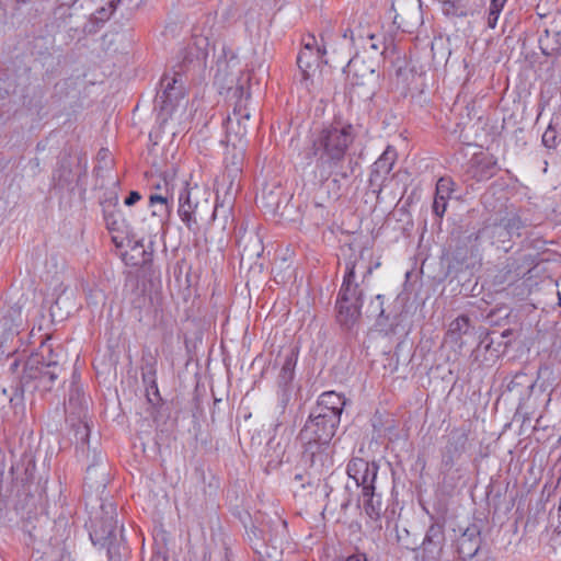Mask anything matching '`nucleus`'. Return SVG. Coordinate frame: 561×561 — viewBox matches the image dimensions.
I'll return each mask as SVG.
<instances>
[{
	"mask_svg": "<svg viewBox=\"0 0 561 561\" xmlns=\"http://www.w3.org/2000/svg\"><path fill=\"white\" fill-rule=\"evenodd\" d=\"M355 139V133L352 125H332L321 130L313 141V153L317 156L313 170L314 178L321 183V190L328 188L329 198L336 199L340 196V184L337 179L331 182L329 178L332 174L340 175L343 179L348 178V172L344 169L346 153Z\"/></svg>",
	"mask_w": 561,
	"mask_h": 561,
	"instance_id": "nucleus-1",
	"label": "nucleus"
},
{
	"mask_svg": "<svg viewBox=\"0 0 561 561\" xmlns=\"http://www.w3.org/2000/svg\"><path fill=\"white\" fill-rule=\"evenodd\" d=\"M250 78L243 72L240 60L230 48H222V55L218 57L216 64L215 83L220 89L231 93L232 98L239 100L245 99Z\"/></svg>",
	"mask_w": 561,
	"mask_h": 561,
	"instance_id": "nucleus-2",
	"label": "nucleus"
},
{
	"mask_svg": "<svg viewBox=\"0 0 561 561\" xmlns=\"http://www.w3.org/2000/svg\"><path fill=\"white\" fill-rule=\"evenodd\" d=\"M64 353L61 347L53 348L50 343L41 344L38 352L32 354L25 364V377L37 379L39 385L48 389L58 378L61 370Z\"/></svg>",
	"mask_w": 561,
	"mask_h": 561,
	"instance_id": "nucleus-3",
	"label": "nucleus"
},
{
	"mask_svg": "<svg viewBox=\"0 0 561 561\" xmlns=\"http://www.w3.org/2000/svg\"><path fill=\"white\" fill-rule=\"evenodd\" d=\"M339 424L340 420L335 414H322L312 411L300 432V438L302 442L320 443L329 446Z\"/></svg>",
	"mask_w": 561,
	"mask_h": 561,
	"instance_id": "nucleus-4",
	"label": "nucleus"
},
{
	"mask_svg": "<svg viewBox=\"0 0 561 561\" xmlns=\"http://www.w3.org/2000/svg\"><path fill=\"white\" fill-rule=\"evenodd\" d=\"M245 158L243 145H229L225 156V172L220 180H217V192L224 190L226 194H236L239 190V181L242 173Z\"/></svg>",
	"mask_w": 561,
	"mask_h": 561,
	"instance_id": "nucleus-5",
	"label": "nucleus"
},
{
	"mask_svg": "<svg viewBox=\"0 0 561 561\" xmlns=\"http://www.w3.org/2000/svg\"><path fill=\"white\" fill-rule=\"evenodd\" d=\"M250 94L245 99L240 98L236 100L232 114H229L226 123V142L227 146L238 144L243 145L242 140L248 131V122L250 119V110L248 101Z\"/></svg>",
	"mask_w": 561,
	"mask_h": 561,
	"instance_id": "nucleus-6",
	"label": "nucleus"
},
{
	"mask_svg": "<svg viewBox=\"0 0 561 561\" xmlns=\"http://www.w3.org/2000/svg\"><path fill=\"white\" fill-rule=\"evenodd\" d=\"M181 80L180 75L176 73L172 79L163 78L161 85L163 91L157 95L154 108L158 111V117L161 123H167L171 117L174 110L180 105L183 100L182 85L175 84Z\"/></svg>",
	"mask_w": 561,
	"mask_h": 561,
	"instance_id": "nucleus-7",
	"label": "nucleus"
},
{
	"mask_svg": "<svg viewBox=\"0 0 561 561\" xmlns=\"http://www.w3.org/2000/svg\"><path fill=\"white\" fill-rule=\"evenodd\" d=\"M304 443L305 450L302 453V461L309 467L311 473L314 476H321L322 473L328 472L333 466L329 446L312 442Z\"/></svg>",
	"mask_w": 561,
	"mask_h": 561,
	"instance_id": "nucleus-8",
	"label": "nucleus"
},
{
	"mask_svg": "<svg viewBox=\"0 0 561 561\" xmlns=\"http://www.w3.org/2000/svg\"><path fill=\"white\" fill-rule=\"evenodd\" d=\"M198 188L188 187L182 190L179 196V216L190 230L197 225L199 202L197 201Z\"/></svg>",
	"mask_w": 561,
	"mask_h": 561,
	"instance_id": "nucleus-9",
	"label": "nucleus"
},
{
	"mask_svg": "<svg viewBox=\"0 0 561 561\" xmlns=\"http://www.w3.org/2000/svg\"><path fill=\"white\" fill-rule=\"evenodd\" d=\"M325 53L324 48L316 46L314 37H310V41L305 43L297 57V64L305 80L309 79L311 73L320 66Z\"/></svg>",
	"mask_w": 561,
	"mask_h": 561,
	"instance_id": "nucleus-10",
	"label": "nucleus"
},
{
	"mask_svg": "<svg viewBox=\"0 0 561 561\" xmlns=\"http://www.w3.org/2000/svg\"><path fill=\"white\" fill-rule=\"evenodd\" d=\"M344 71L352 87L366 85L375 79V70L358 57L350 59Z\"/></svg>",
	"mask_w": 561,
	"mask_h": 561,
	"instance_id": "nucleus-11",
	"label": "nucleus"
},
{
	"mask_svg": "<svg viewBox=\"0 0 561 561\" xmlns=\"http://www.w3.org/2000/svg\"><path fill=\"white\" fill-rule=\"evenodd\" d=\"M355 267V262L348 261L346 263V275L339 293V301L362 304V290L354 283Z\"/></svg>",
	"mask_w": 561,
	"mask_h": 561,
	"instance_id": "nucleus-12",
	"label": "nucleus"
},
{
	"mask_svg": "<svg viewBox=\"0 0 561 561\" xmlns=\"http://www.w3.org/2000/svg\"><path fill=\"white\" fill-rule=\"evenodd\" d=\"M538 42L539 48L545 56L554 59L561 57V30L556 26L546 28Z\"/></svg>",
	"mask_w": 561,
	"mask_h": 561,
	"instance_id": "nucleus-13",
	"label": "nucleus"
},
{
	"mask_svg": "<svg viewBox=\"0 0 561 561\" xmlns=\"http://www.w3.org/2000/svg\"><path fill=\"white\" fill-rule=\"evenodd\" d=\"M345 400L341 394L334 391H327L319 397L317 407L313 411L322 414H335V416L341 420Z\"/></svg>",
	"mask_w": 561,
	"mask_h": 561,
	"instance_id": "nucleus-14",
	"label": "nucleus"
},
{
	"mask_svg": "<svg viewBox=\"0 0 561 561\" xmlns=\"http://www.w3.org/2000/svg\"><path fill=\"white\" fill-rule=\"evenodd\" d=\"M480 545L481 539L476 527L467 528L457 540L458 552L462 559L474 557Z\"/></svg>",
	"mask_w": 561,
	"mask_h": 561,
	"instance_id": "nucleus-15",
	"label": "nucleus"
},
{
	"mask_svg": "<svg viewBox=\"0 0 561 561\" xmlns=\"http://www.w3.org/2000/svg\"><path fill=\"white\" fill-rule=\"evenodd\" d=\"M285 198L283 188L275 185H265L256 196V203L270 213H276Z\"/></svg>",
	"mask_w": 561,
	"mask_h": 561,
	"instance_id": "nucleus-16",
	"label": "nucleus"
},
{
	"mask_svg": "<svg viewBox=\"0 0 561 561\" xmlns=\"http://www.w3.org/2000/svg\"><path fill=\"white\" fill-rule=\"evenodd\" d=\"M444 543L445 535L443 526L439 524L431 525L422 543L423 550L433 558H436L440 554Z\"/></svg>",
	"mask_w": 561,
	"mask_h": 561,
	"instance_id": "nucleus-17",
	"label": "nucleus"
},
{
	"mask_svg": "<svg viewBox=\"0 0 561 561\" xmlns=\"http://www.w3.org/2000/svg\"><path fill=\"white\" fill-rule=\"evenodd\" d=\"M121 252L122 260L126 265L145 266L152 261V248H123Z\"/></svg>",
	"mask_w": 561,
	"mask_h": 561,
	"instance_id": "nucleus-18",
	"label": "nucleus"
},
{
	"mask_svg": "<svg viewBox=\"0 0 561 561\" xmlns=\"http://www.w3.org/2000/svg\"><path fill=\"white\" fill-rule=\"evenodd\" d=\"M104 220L108 230L121 231L125 227V218L118 206V198L110 199L104 206Z\"/></svg>",
	"mask_w": 561,
	"mask_h": 561,
	"instance_id": "nucleus-19",
	"label": "nucleus"
},
{
	"mask_svg": "<svg viewBox=\"0 0 561 561\" xmlns=\"http://www.w3.org/2000/svg\"><path fill=\"white\" fill-rule=\"evenodd\" d=\"M496 171V161L492 156L474 157L472 162V175L478 181L492 178Z\"/></svg>",
	"mask_w": 561,
	"mask_h": 561,
	"instance_id": "nucleus-20",
	"label": "nucleus"
},
{
	"mask_svg": "<svg viewBox=\"0 0 561 561\" xmlns=\"http://www.w3.org/2000/svg\"><path fill=\"white\" fill-rule=\"evenodd\" d=\"M238 245H259L264 242V238L261 234V227L255 222H247L245 226H241L237 233Z\"/></svg>",
	"mask_w": 561,
	"mask_h": 561,
	"instance_id": "nucleus-21",
	"label": "nucleus"
},
{
	"mask_svg": "<svg viewBox=\"0 0 561 561\" xmlns=\"http://www.w3.org/2000/svg\"><path fill=\"white\" fill-rule=\"evenodd\" d=\"M336 304L339 322L346 328L353 327L359 318L362 304H352L339 300Z\"/></svg>",
	"mask_w": 561,
	"mask_h": 561,
	"instance_id": "nucleus-22",
	"label": "nucleus"
},
{
	"mask_svg": "<svg viewBox=\"0 0 561 561\" xmlns=\"http://www.w3.org/2000/svg\"><path fill=\"white\" fill-rule=\"evenodd\" d=\"M397 152L391 147H388L377 161L373 164L371 176L383 178L388 175L396 162Z\"/></svg>",
	"mask_w": 561,
	"mask_h": 561,
	"instance_id": "nucleus-23",
	"label": "nucleus"
},
{
	"mask_svg": "<svg viewBox=\"0 0 561 561\" xmlns=\"http://www.w3.org/2000/svg\"><path fill=\"white\" fill-rule=\"evenodd\" d=\"M561 142V114H554L549 126L542 135V144L549 148H556Z\"/></svg>",
	"mask_w": 561,
	"mask_h": 561,
	"instance_id": "nucleus-24",
	"label": "nucleus"
},
{
	"mask_svg": "<svg viewBox=\"0 0 561 561\" xmlns=\"http://www.w3.org/2000/svg\"><path fill=\"white\" fill-rule=\"evenodd\" d=\"M364 497V510L368 517L373 520L380 519L383 513V504L380 495L373 491V495H363Z\"/></svg>",
	"mask_w": 561,
	"mask_h": 561,
	"instance_id": "nucleus-25",
	"label": "nucleus"
},
{
	"mask_svg": "<svg viewBox=\"0 0 561 561\" xmlns=\"http://www.w3.org/2000/svg\"><path fill=\"white\" fill-rule=\"evenodd\" d=\"M470 328L469 318L467 316H459L450 322L447 335L451 341L457 343L462 335L469 333Z\"/></svg>",
	"mask_w": 561,
	"mask_h": 561,
	"instance_id": "nucleus-26",
	"label": "nucleus"
},
{
	"mask_svg": "<svg viewBox=\"0 0 561 561\" xmlns=\"http://www.w3.org/2000/svg\"><path fill=\"white\" fill-rule=\"evenodd\" d=\"M369 463L363 458H354L348 462L347 474L354 479L356 484H359V481H365V473L368 471Z\"/></svg>",
	"mask_w": 561,
	"mask_h": 561,
	"instance_id": "nucleus-27",
	"label": "nucleus"
},
{
	"mask_svg": "<svg viewBox=\"0 0 561 561\" xmlns=\"http://www.w3.org/2000/svg\"><path fill=\"white\" fill-rule=\"evenodd\" d=\"M379 466L373 461L369 463L368 471L365 473V481H359L358 485H362L363 495H373V491L376 490L375 482L377 479Z\"/></svg>",
	"mask_w": 561,
	"mask_h": 561,
	"instance_id": "nucleus-28",
	"label": "nucleus"
},
{
	"mask_svg": "<svg viewBox=\"0 0 561 561\" xmlns=\"http://www.w3.org/2000/svg\"><path fill=\"white\" fill-rule=\"evenodd\" d=\"M296 366V357L294 351H290L286 354L285 359L283 362L282 370L279 374V380L282 383H288L294 376V369Z\"/></svg>",
	"mask_w": 561,
	"mask_h": 561,
	"instance_id": "nucleus-29",
	"label": "nucleus"
},
{
	"mask_svg": "<svg viewBox=\"0 0 561 561\" xmlns=\"http://www.w3.org/2000/svg\"><path fill=\"white\" fill-rule=\"evenodd\" d=\"M506 3V0H491L486 23L490 28H494L496 26L499 16Z\"/></svg>",
	"mask_w": 561,
	"mask_h": 561,
	"instance_id": "nucleus-30",
	"label": "nucleus"
},
{
	"mask_svg": "<svg viewBox=\"0 0 561 561\" xmlns=\"http://www.w3.org/2000/svg\"><path fill=\"white\" fill-rule=\"evenodd\" d=\"M23 460H26V466H25L24 474L19 479H20L21 483L26 484V483H30L33 481L36 465H35L34 458L26 454L23 455Z\"/></svg>",
	"mask_w": 561,
	"mask_h": 561,
	"instance_id": "nucleus-31",
	"label": "nucleus"
},
{
	"mask_svg": "<svg viewBox=\"0 0 561 561\" xmlns=\"http://www.w3.org/2000/svg\"><path fill=\"white\" fill-rule=\"evenodd\" d=\"M450 193H451V190H450V181L447 180V179H444V178H440L438 181H437V184H436V193H435V196H442L444 198H449L450 196Z\"/></svg>",
	"mask_w": 561,
	"mask_h": 561,
	"instance_id": "nucleus-32",
	"label": "nucleus"
},
{
	"mask_svg": "<svg viewBox=\"0 0 561 561\" xmlns=\"http://www.w3.org/2000/svg\"><path fill=\"white\" fill-rule=\"evenodd\" d=\"M447 198H444L440 195L434 197L433 211L437 217H443L447 208Z\"/></svg>",
	"mask_w": 561,
	"mask_h": 561,
	"instance_id": "nucleus-33",
	"label": "nucleus"
},
{
	"mask_svg": "<svg viewBox=\"0 0 561 561\" xmlns=\"http://www.w3.org/2000/svg\"><path fill=\"white\" fill-rule=\"evenodd\" d=\"M527 381V375L524 373L516 374L512 380L507 385V389L510 391L515 390L519 386H524V383Z\"/></svg>",
	"mask_w": 561,
	"mask_h": 561,
	"instance_id": "nucleus-34",
	"label": "nucleus"
},
{
	"mask_svg": "<svg viewBox=\"0 0 561 561\" xmlns=\"http://www.w3.org/2000/svg\"><path fill=\"white\" fill-rule=\"evenodd\" d=\"M149 203L151 206L154 205L156 203H159L163 206L164 210L168 211V197L167 196L152 194L149 197Z\"/></svg>",
	"mask_w": 561,
	"mask_h": 561,
	"instance_id": "nucleus-35",
	"label": "nucleus"
},
{
	"mask_svg": "<svg viewBox=\"0 0 561 561\" xmlns=\"http://www.w3.org/2000/svg\"><path fill=\"white\" fill-rule=\"evenodd\" d=\"M141 199V195L137 191L129 192L128 196L124 199V204L128 207L134 206Z\"/></svg>",
	"mask_w": 561,
	"mask_h": 561,
	"instance_id": "nucleus-36",
	"label": "nucleus"
},
{
	"mask_svg": "<svg viewBox=\"0 0 561 561\" xmlns=\"http://www.w3.org/2000/svg\"><path fill=\"white\" fill-rule=\"evenodd\" d=\"M113 10H114V8L112 4H110L108 9L102 8L101 10L98 11L100 16H96V19H100L102 21L108 19V16L112 14Z\"/></svg>",
	"mask_w": 561,
	"mask_h": 561,
	"instance_id": "nucleus-37",
	"label": "nucleus"
},
{
	"mask_svg": "<svg viewBox=\"0 0 561 561\" xmlns=\"http://www.w3.org/2000/svg\"><path fill=\"white\" fill-rule=\"evenodd\" d=\"M293 484H294L295 490L304 489L306 486V484L304 482V476L302 474H296L295 478H294Z\"/></svg>",
	"mask_w": 561,
	"mask_h": 561,
	"instance_id": "nucleus-38",
	"label": "nucleus"
},
{
	"mask_svg": "<svg viewBox=\"0 0 561 561\" xmlns=\"http://www.w3.org/2000/svg\"><path fill=\"white\" fill-rule=\"evenodd\" d=\"M78 435H81V440L82 442H85L88 439V436H89V426L88 424H82V426L78 430L77 432Z\"/></svg>",
	"mask_w": 561,
	"mask_h": 561,
	"instance_id": "nucleus-39",
	"label": "nucleus"
},
{
	"mask_svg": "<svg viewBox=\"0 0 561 561\" xmlns=\"http://www.w3.org/2000/svg\"><path fill=\"white\" fill-rule=\"evenodd\" d=\"M114 531H115V526L110 524L108 525V529L107 530H103L104 535L102 537L105 538V539H111L112 537L115 536Z\"/></svg>",
	"mask_w": 561,
	"mask_h": 561,
	"instance_id": "nucleus-40",
	"label": "nucleus"
},
{
	"mask_svg": "<svg viewBox=\"0 0 561 561\" xmlns=\"http://www.w3.org/2000/svg\"><path fill=\"white\" fill-rule=\"evenodd\" d=\"M343 38L344 39H350V44L352 45L354 43V36H353V31L351 28H346L343 33Z\"/></svg>",
	"mask_w": 561,
	"mask_h": 561,
	"instance_id": "nucleus-41",
	"label": "nucleus"
},
{
	"mask_svg": "<svg viewBox=\"0 0 561 561\" xmlns=\"http://www.w3.org/2000/svg\"><path fill=\"white\" fill-rule=\"evenodd\" d=\"M346 561H367L366 557L363 554H353L350 556Z\"/></svg>",
	"mask_w": 561,
	"mask_h": 561,
	"instance_id": "nucleus-42",
	"label": "nucleus"
},
{
	"mask_svg": "<svg viewBox=\"0 0 561 561\" xmlns=\"http://www.w3.org/2000/svg\"><path fill=\"white\" fill-rule=\"evenodd\" d=\"M451 438L456 440L466 439V436L463 434H459L458 432L451 433Z\"/></svg>",
	"mask_w": 561,
	"mask_h": 561,
	"instance_id": "nucleus-43",
	"label": "nucleus"
},
{
	"mask_svg": "<svg viewBox=\"0 0 561 561\" xmlns=\"http://www.w3.org/2000/svg\"><path fill=\"white\" fill-rule=\"evenodd\" d=\"M72 405H75V398L71 396L68 401V407L71 408Z\"/></svg>",
	"mask_w": 561,
	"mask_h": 561,
	"instance_id": "nucleus-44",
	"label": "nucleus"
},
{
	"mask_svg": "<svg viewBox=\"0 0 561 561\" xmlns=\"http://www.w3.org/2000/svg\"><path fill=\"white\" fill-rule=\"evenodd\" d=\"M370 48L374 49V50H378L379 49L378 45L375 44V43H371Z\"/></svg>",
	"mask_w": 561,
	"mask_h": 561,
	"instance_id": "nucleus-45",
	"label": "nucleus"
},
{
	"mask_svg": "<svg viewBox=\"0 0 561 561\" xmlns=\"http://www.w3.org/2000/svg\"><path fill=\"white\" fill-rule=\"evenodd\" d=\"M194 243H195V245H198L201 243V240L199 239H195Z\"/></svg>",
	"mask_w": 561,
	"mask_h": 561,
	"instance_id": "nucleus-46",
	"label": "nucleus"
},
{
	"mask_svg": "<svg viewBox=\"0 0 561 561\" xmlns=\"http://www.w3.org/2000/svg\"><path fill=\"white\" fill-rule=\"evenodd\" d=\"M380 298H381V296L376 297V299L379 301V305H381Z\"/></svg>",
	"mask_w": 561,
	"mask_h": 561,
	"instance_id": "nucleus-47",
	"label": "nucleus"
},
{
	"mask_svg": "<svg viewBox=\"0 0 561 561\" xmlns=\"http://www.w3.org/2000/svg\"><path fill=\"white\" fill-rule=\"evenodd\" d=\"M19 2H22V3H25V2H28L30 0H18Z\"/></svg>",
	"mask_w": 561,
	"mask_h": 561,
	"instance_id": "nucleus-48",
	"label": "nucleus"
},
{
	"mask_svg": "<svg viewBox=\"0 0 561 561\" xmlns=\"http://www.w3.org/2000/svg\"><path fill=\"white\" fill-rule=\"evenodd\" d=\"M307 485H308V486H312V483H311V481H310V480L307 482Z\"/></svg>",
	"mask_w": 561,
	"mask_h": 561,
	"instance_id": "nucleus-49",
	"label": "nucleus"
},
{
	"mask_svg": "<svg viewBox=\"0 0 561 561\" xmlns=\"http://www.w3.org/2000/svg\"><path fill=\"white\" fill-rule=\"evenodd\" d=\"M113 241L116 243V245H121V243L116 242V238L115 237L113 238Z\"/></svg>",
	"mask_w": 561,
	"mask_h": 561,
	"instance_id": "nucleus-50",
	"label": "nucleus"
}]
</instances>
